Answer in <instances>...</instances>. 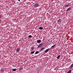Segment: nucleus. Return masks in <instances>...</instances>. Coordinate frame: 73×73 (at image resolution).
<instances>
[{"label": "nucleus", "mask_w": 73, "mask_h": 73, "mask_svg": "<svg viewBox=\"0 0 73 73\" xmlns=\"http://www.w3.org/2000/svg\"><path fill=\"white\" fill-rule=\"evenodd\" d=\"M38 53H39V52L38 51H37L35 52V54H38Z\"/></svg>", "instance_id": "nucleus-17"}, {"label": "nucleus", "mask_w": 73, "mask_h": 73, "mask_svg": "<svg viewBox=\"0 0 73 73\" xmlns=\"http://www.w3.org/2000/svg\"><path fill=\"white\" fill-rule=\"evenodd\" d=\"M16 50H17V52H19L20 50V48H18Z\"/></svg>", "instance_id": "nucleus-13"}, {"label": "nucleus", "mask_w": 73, "mask_h": 73, "mask_svg": "<svg viewBox=\"0 0 73 73\" xmlns=\"http://www.w3.org/2000/svg\"><path fill=\"white\" fill-rule=\"evenodd\" d=\"M34 48H35V47L34 46L32 47L31 48L32 51H33V50H34Z\"/></svg>", "instance_id": "nucleus-5"}, {"label": "nucleus", "mask_w": 73, "mask_h": 73, "mask_svg": "<svg viewBox=\"0 0 73 73\" xmlns=\"http://www.w3.org/2000/svg\"><path fill=\"white\" fill-rule=\"evenodd\" d=\"M16 69H12V71H14V72H15V71H16Z\"/></svg>", "instance_id": "nucleus-12"}, {"label": "nucleus", "mask_w": 73, "mask_h": 73, "mask_svg": "<svg viewBox=\"0 0 73 73\" xmlns=\"http://www.w3.org/2000/svg\"><path fill=\"white\" fill-rule=\"evenodd\" d=\"M21 69H23V68H19V70H21Z\"/></svg>", "instance_id": "nucleus-20"}, {"label": "nucleus", "mask_w": 73, "mask_h": 73, "mask_svg": "<svg viewBox=\"0 0 73 73\" xmlns=\"http://www.w3.org/2000/svg\"><path fill=\"white\" fill-rule=\"evenodd\" d=\"M73 64H72L70 66V69H72L73 68Z\"/></svg>", "instance_id": "nucleus-7"}, {"label": "nucleus", "mask_w": 73, "mask_h": 73, "mask_svg": "<svg viewBox=\"0 0 73 73\" xmlns=\"http://www.w3.org/2000/svg\"><path fill=\"white\" fill-rule=\"evenodd\" d=\"M44 49H45V48H44V47L42 48H41V49L40 50L41 51H42V50H44Z\"/></svg>", "instance_id": "nucleus-14"}, {"label": "nucleus", "mask_w": 73, "mask_h": 73, "mask_svg": "<svg viewBox=\"0 0 73 73\" xmlns=\"http://www.w3.org/2000/svg\"><path fill=\"white\" fill-rule=\"evenodd\" d=\"M0 7H1V5H0Z\"/></svg>", "instance_id": "nucleus-22"}, {"label": "nucleus", "mask_w": 73, "mask_h": 73, "mask_svg": "<svg viewBox=\"0 0 73 73\" xmlns=\"http://www.w3.org/2000/svg\"><path fill=\"white\" fill-rule=\"evenodd\" d=\"M37 43H40L41 42V40H37Z\"/></svg>", "instance_id": "nucleus-4"}, {"label": "nucleus", "mask_w": 73, "mask_h": 73, "mask_svg": "<svg viewBox=\"0 0 73 73\" xmlns=\"http://www.w3.org/2000/svg\"><path fill=\"white\" fill-rule=\"evenodd\" d=\"M43 44H44V43H43V42L40 43L39 44V46H38L37 48L38 49H39V48H40V47H41V45H43Z\"/></svg>", "instance_id": "nucleus-1"}, {"label": "nucleus", "mask_w": 73, "mask_h": 73, "mask_svg": "<svg viewBox=\"0 0 73 73\" xmlns=\"http://www.w3.org/2000/svg\"><path fill=\"white\" fill-rule=\"evenodd\" d=\"M65 7H69L68 5L66 4L65 5Z\"/></svg>", "instance_id": "nucleus-11"}, {"label": "nucleus", "mask_w": 73, "mask_h": 73, "mask_svg": "<svg viewBox=\"0 0 73 73\" xmlns=\"http://www.w3.org/2000/svg\"><path fill=\"white\" fill-rule=\"evenodd\" d=\"M0 64H1V63H0Z\"/></svg>", "instance_id": "nucleus-23"}, {"label": "nucleus", "mask_w": 73, "mask_h": 73, "mask_svg": "<svg viewBox=\"0 0 73 73\" xmlns=\"http://www.w3.org/2000/svg\"><path fill=\"white\" fill-rule=\"evenodd\" d=\"M19 1H20V0H18Z\"/></svg>", "instance_id": "nucleus-21"}, {"label": "nucleus", "mask_w": 73, "mask_h": 73, "mask_svg": "<svg viewBox=\"0 0 73 73\" xmlns=\"http://www.w3.org/2000/svg\"><path fill=\"white\" fill-rule=\"evenodd\" d=\"M32 37V35H30L28 37H29V38H31V37Z\"/></svg>", "instance_id": "nucleus-18"}, {"label": "nucleus", "mask_w": 73, "mask_h": 73, "mask_svg": "<svg viewBox=\"0 0 73 73\" xmlns=\"http://www.w3.org/2000/svg\"><path fill=\"white\" fill-rule=\"evenodd\" d=\"M71 73V70H69L68 71L67 73Z\"/></svg>", "instance_id": "nucleus-16"}, {"label": "nucleus", "mask_w": 73, "mask_h": 73, "mask_svg": "<svg viewBox=\"0 0 73 73\" xmlns=\"http://www.w3.org/2000/svg\"><path fill=\"white\" fill-rule=\"evenodd\" d=\"M71 9V8L70 7H69L68 8V9L66 10V11H69V10Z\"/></svg>", "instance_id": "nucleus-6"}, {"label": "nucleus", "mask_w": 73, "mask_h": 73, "mask_svg": "<svg viewBox=\"0 0 73 73\" xmlns=\"http://www.w3.org/2000/svg\"><path fill=\"white\" fill-rule=\"evenodd\" d=\"M58 22H61V20L60 19H59V20H58Z\"/></svg>", "instance_id": "nucleus-10"}, {"label": "nucleus", "mask_w": 73, "mask_h": 73, "mask_svg": "<svg viewBox=\"0 0 73 73\" xmlns=\"http://www.w3.org/2000/svg\"><path fill=\"white\" fill-rule=\"evenodd\" d=\"M35 53V51H33L31 52V54H33Z\"/></svg>", "instance_id": "nucleus-19"}, {"label": "nucleus", "mask_w": 73, "mask_h": 73, "mask_svg": "<svg viewBox=\"0 0 73 73\" xmlns=\"http://www.w3.org/2000/svg\"><path fill=\"white\" fill-rule=\"evenodd\" d=\"M49 48H48L46 50H45L44 52H45V53H47V52H48V51H49Z\"/></svg>", "instance_id": "nucleus-3"}, {"label": "nucleus", "mask_w": 73, "mask_h": 73, "mask_svg": "<svg viewBox=\"0 0 73 73\" xmlns=\"http://www.w3.org/2000/svg\"><path fill=\"white\" fill-rule=\"evenodd\" d=\"M56 46V45H53V46H52L51 47V48H54L55 46Z\"/></svg>", "instance_id": "nucleus-9"}, {"label": "nucleus", "mask_w": 73, "mask_h": 73, "mask_svg": "<svg viewBox=\"0 0 73 73\" xmlns=\"http://www.w3.org/2000/svg\"><path fill=\"white\" fill-rule=\"evenodd\" d=\"M38 4L36 3L34 5V7H35L36 8H37V7H38Z\"/></svg>", "instance_id": "nucleus-2"}, {"label": "nucleus", "mask_w": 73, "mask_h": 73, "mask_svg": "<svg viewBox=\"0 0 73 73\" xmlns=\"http://www.w3.org/2000/svg\"><path fill=\"white\" fill-rule=\"evenodd\" d=\"M60 55H59L57 56V59H58V58H60Z\"/></svg>", "instance_id": "nucleus-15"}, {"label": "nucleus", "mask_w": 73, "mask_h": 73, "mask_svg": "<svg viewBox=\"0 0 73 73\" xmlns=\"http://www.w3.org/2000/svg\"><path fill=\"white\" fill-rule=\"evenodd\" d=\"M39 29H40L41 30L42 29H43V28H42V27H40L39 28Z\"/></svg>", "instance_id": "nucleus-8"}]
</instances>
